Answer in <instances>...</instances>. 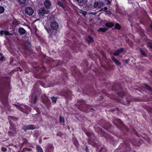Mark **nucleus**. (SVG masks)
<instances>
[{
	"label": "nucleus",
	"mask_w": 152,
	"mask_h": 152,
	"mask_svg": "<svg viewBox=\"0 0 152 152\" xmlns=\"http://www.w3.org/2000/svg\"><path fill=\"white\" fill-rule=\"evenodd\" d=\"M48 12L49 10L48 9L43 7L39 10L38 13L39 17H42L44 16L45 15L48 14Z\"/></svg>",
	"instance_id": "nucleus-1"
},
{
	"label": "nucleus",
	"mask_w": 152,
	"mask_h": 152,
	"mask_svg": "<svg viewBox=\"0 0 152 152\" xmlns=\"http://www.w3.org/2000/svg\"><path fill=\"white\" fill-rule=\"evenodd\" d=\"M26 13L29 15H31L34 13V10L31 7H27L25 10Z\"/></svg>",
	"instance_id": "nucleus-2"
},
{
	"label": "nucleus",
	"mask_w": 152,
	"mask_h": 152,
	"mask_svg": "<svg viewBox=\"0 0 152 152\" xmlns=\"http://www.w3.org/2000/svg\"><path fill=\"white\" fill-rule=\"evenodd\" d=\"M103 2L100 1L95 2L94 4V7L95 8H100L103 5Z\"/></svg>",
	"instance_id": "nucleus-3"
},
{
	"label": "nucleus",
	"mask_w": 152,
	"mask_h": 152,
	"mask_svg": "<svg viewBox=\"0 0 152 152\" xmlns=\"http://www.w3.org/2000/svg\"><path fill=\"white\" fill-rule=\"evenodd\" d=\"M50 26L52 29L56 30L58 29V23L55 21L51 23Z\"/></svg>",
	"instance_id": "nucleus-4"
},
{
	"label": "nucleus",
	"mask_w": 152,
	"mask_h": 152,
	"mask_svg": "<svg viewBox=\"0 0 152 152\" xmlns=\"http://www.w3.org/2000/svg\"><path fill=\"white\" fill-rule=\"evenodd\" d=\"M44 4L45 7V8L48 9L51 5V4L50 1L45 0L44 2Z\"/></svg>",
	"instance_id": "nucleus-5"
},
{
	"label": "nucleus",
	"mask_w": 152,
	"mask_h": 152,
	"mask_svg": "<svg viewBox=\"0 0 152 152\" xmlns=\"http://www.w3.org/2000/svg\"><path fill=\"white\" fill-rule=\"evenodd\" d=\"M35 128L33 125H30L24 126L23 127V129L24 130H26L27 129L31 130Z\"/></svg>",
	"instance_id": "nucleus-6"
},
{
	"label": "nucleus",
	"mask_w": 152,
	"mask_h": 152,
	"mask_svg": "<svg viewBox=\"0 0 152 152\" xmlns=\"http://www.w3.org/2000/svg\"><path fill=\"white\" fill-rule=\"evenodd\" d=\"M124 51L123 48H121L116 51L114 53V55L115 56H118L123 52Z\"/></svg>",
	"instance_id": "nucleus-7"
},
{
	"label": "nucleus",
	"mask_w": 152,
	"mask_h": 152,
	"mask_svg": "<svg viewBox=\"0 0 152 152\" xmlns=\"http://www.w3.org/2000/svg\"><path fill=\"white\" fill-rule=\"evenodd\" d=\"M0 34L1 35H3V34H5L6 35H11L9 32L6 30H1L0 32Z\"/></svg>",
	"instance_id": "nucleus-8"
},
{
	"label": "nucleus",
	"mask_w": 152,
	"mask_h": 152,
	"mask_svg": "<svg viewBox=\"0 0 152 152\" xmlns=\"http://www.w3.org/2000/svg\"><path fill=\"white\" fill-rule=\"evenodd\" d=\"M112 59L117 65L119 66L121 65L120 62L117 60L115 57H112Z\"/></svg>",
	"instance_id": "nucleus-9"
},
{
	"label": "nucleus",
	"mask_w": 152,
	"mask_h": 152,
	"mask_svg": "<svg viewBox=\"0 0 152 152\" xmlns=\"http://www.w3.org/2000/svg\"><path fill=\"white\" fill-rule=\"evenodd\" d=\"M36 150L37 151V152H43V150L40 146V145H37L36 146Z\"/></svg>",
	"instance_id": "nucleus-10"
},
{
	"label": "nucleus",
	"mask_w": 152,
	"mask_h": 152,
	"mask_svg": "<svg viewBox=\"0 0 152 152\" xmlns=\"http://www.w3.org/2000/svg\"><path fill=\"white\" fill-rule=\"evenodd\" d=\"M19 32L21 34H24L26 33L25 29L23 28H20L19 29Z\"/></svg>",
	"instance_id": "nucleus-11"
},
{
	"label": "nucleus",
	"mask_w": 152,
	"mask_h": 152,
	"mask_svg": "<svg viewBox=\"0 0 152 152\" xmlns=\"http://www.w3.org/2000/svg\"><path fill=\"white\" fill-rule=\"evenodd\" d=\"M107 28H100L98 30V31H101L104 32L105 31H107Z\"/></svg>",
	"instance_id": "nucleus-12"
},
{
	"label": "nucleus",
	"mask_w": 152,
	"mask_h": 152,
	"mask_svg": "<svg viewBox=\"0 0 152 152\" xmlns=\"http://www.w3.org/2000/svg\"><path fill=\"white\" fill-rule=\"evenodd\" d=\"M107 7H104L103 8H102L101 9V10H103L105 12L107 13L108 14H110L111 12L109 10H107Z\"/></svg>",
	"instance_id": "nucleus-13"
},
{
	"label": "nucleus",
	"mask_w": 152,
	"mask_h": 152,
	"mask_svg": "<svg viewBox=\"0 0 152 152\" xmlns=\"http://www.w3.org/2000/svg\"><path fill=\"white\" fill-rule=\"evenodd\" d=\"M114 24L113 23H106L105 24L106 26L108 27H111L113 26Z\"/></svg>",
	"instance_id": "nucleus-14"
},
{
	"label": "nucleus",
	"mask_w": 152,
	"mask_h": 152,
	"mask_svg": "<svg viewBox=\"0 0 152 152\" xmlns=\"http://www.w3.org/2000/svg\"><path fill=\"white\" fill-rule=\"evenodd\" d=\"M60 122L61 123H62L63 124H64V119L63 117L61 116H60L59 117Z\"/></svg>",
	"instance_id": "nucleus-15"
},
{
	"label": "nucleus",
	"mask_w": 152,
	"mask_h": 152,
	"mask_svg": "<svg viewBox=\"0 0 152 152\" xmlns=\"http://www.w3.org/2000/svg\"><path fill=\"white\" fill-rule=\"evenodd\" d=\"M4 11V7L2 6H0V13H2Z\"/></svg>",
	"instance_id": "nucleus-16"
},
{
	"label": "nucleus",
	"mask_w": 152,
	"mask_h": 152,
	"mask_svg": "<svg viewBox=\"0 0 152 152\" xmlns=\"http://www.w3.org/2000/svg\"><path fill=\"white\" fill-rule=\"evenodd\" d=\"M115 27L116 29H120L121 28V26L118 24L116 23V24H115Z\"/></svg>",
	"instance_id": "nucleus-17"
},
{
	"label": "nucleus",
	"mask_w": 152,
	"mask_h": 152,
	"mask_svg": "<svg viewBox=\"0 0 152 152\" xmlns=\"http://www.w3.org/2000/svg\"><path fill=\"white\" fill-rule=\"evenodd\" d=\"M79 12L82 14L84 16L86 15V12L82 10H80L79 11Z\"/></svg>",
	"instance_id": "nucleus-18"
},
{
	"label": "nucleus",
	"mask_w": 152,
	"mask_h": 152,
	"mask_svg": "<svg viewBox=\"0 0 152 152\" xmlns=\"http://www.w3.org/2000/svg\"><path fill=\"white\" fill-rule=\"evenodd\" d=\"M51 100L52 102L55 103L56 100V98L54 97H52Z\"/></svg>",
	"instance_id": "nucleus-19"
},
{
	"label": "nucleus",
	"mask_w": 152,
	"mask_h": 152,
	"mask_svg": "<svg viewBox=\"0 0 152 152\" xmlns=\"http://www.w3.org/2000/svg\"><path fill=\"white\" fill-rule=\"evenodd\" d=\"M140 51L142 55L143 56L145 55V53L144 51L141 48L140 49Z\"/></svg>",
	"instance_id": "nucleus-20"
},
{
	"label": "nucleus",
	"mask_w": 152,
	"mask_h": 152,
	"mask_svg": "<svg viewBox=\"0 0 152 152\" xmlns=\"http://www.w3.org/2000/svg\"><path fill=\"white\" fill-rule=\"evenodd\" d=\"M88 38L89 40H88V42L89 43L91 42H93V39L90 36H88Z\"/></svg>",
	"instance_id": "nucleus-21"
},
{
	"label": "nucleus",
	"mask_w": 152,
	"mask_h": 152,
	"mask_svg": "<svg viewBox=\"0 0 152 152\" xmlns=\"http://www.w3.org/2000/svg\"><path fill=\"white\" fill-rule=\"evenodd\" d=\"M19 2L21 4H24L26 2V0H18Z\"/></svg>",
	"instance_id": "nucleus-22"
},
{
	"label": "nucleus",
	"mask_w": 152,
	"mask_h": 152,
	"mask_svg": "<svg viewBox=\"0 0 152 152\" xmlns=\"http://www.w3.org/2000/svg\"><path fill=\"white\" fill-rule=\"evenodd\" d=\"M4 58V56H3L2 54L0 53V60L2 61Z\"/></svg>",
	"instance_id": "nucleus-23"
},
{
	"label": "nucleus",
	"mask_w": 152,
	"mask_h": 152,
	"mask_svg": "<svg viewBox=\"0 0 152 152\" xmlns=\"http://www.w3.org/2000/svg\"><path fill=\"white\" fill-rule=\"evenodd\" d=\"M148 46H149L152 49V43L151 42H148Z\"/></svg>",
	"instance_id": "nucleus-24"
},
{
	"label": "nucleus",
	"mask_w": 152,
	"mask_h": 152,
	"mask_svg": "<svg viewBox=\"0 0 152 152\" xmlns=\"http://www.w3.org/2000/svg\"><path fill=\"white\" fill-rule=\"evenodd\" d=\"M1 150L3 152H5L7 151V149L4 147H2L1 148Z\"/></svg>",
	"instance_id": "nucleus-25"
},
{
	"label": "nucleus",
	"mask_w": 152,
	"mask_h": 152,
	"mask_svg": "<svg viewBox=\"0 0 152 152\" xmlns=\"http://www.w3.org/2000/svg\"><path fill=\"white\" fill-rule=\"evenodd\" d=\"M58 4L59 6H60L62 7L63 6V4L62 3L59 1H58Z\"/></svg>",
	"instance_id": "nucleus-26"
},
{
	"label": "nucleus",
	"mask_w": 152,
	"mask_h": 152,
	"mask_svg": "<svg viewBox=\"0 0 152 152\" xmlns=\"http://www.w3.org/2000/svg\"><path fill=\"white\" fill-rule=\"evenodd\" d=\"M145 87L146 88V89H148L149 90H150V91L151 90V88H150V87L149 86L147 85H145Z\"/></svg>",
	"instance_id": "nucleus-27"
},
{
	"label": "nucleus",
	"mask_w": 152,
	"mask_h": 152,
	"mask_svg": "<svg viewBox=\"0 0 152 152\" xmlns=\"http://www.w3.org/2000/svg\"><path fill=\"white\" fill-rule=\"evenodd\" d=\"M105 150H106L104 148H102L100 151V152H102L103 151L105 152Z\"/></svg>",
	"instance_id": "nucleus-28"
},
{
	"label": "nucleus",
	"mask_w": 152,
	"mask_h": 152,
	"mask_svg": "<svg viewBox=\"0 0 152 152\" xmlns=\"http://www.w3.org/2000/svg\"><path fill=\"white\" fill-rule=\"evenodd\" d=\"M118 94L121 97H123L124 95V94L121 93H118Z\"/></svg>",
	"instance_id": "nucleus-29"
},
{
	"label": "nucleus",
	"mask_w": 152,
	"mask_h": 152,
	"mask_svg": "<svg viewBox=\"0 0 152 152\" xmlns=\"http://www.w3.org/2000/svg\"><path fill=\"white\" fill-rule=\"evenodd\" d=\"M37 97L36 96H35L34 98V104L35 103L36 101L37 100Z\"/></svg>",
	"instance_id": "nucleus-30"
},
{
	"label": "nucleus",
	"mask_w": 152,
	"mask_h": 152,
	"mask_svg": "<svg viewBox=\"0 0 152 152\" xmlns=\"http://www.w3.org/2000/svg\"><path fill=\"white\" fill-rule=\"evenodd\" d=\"M77 1L79 3L83 1V0H77Z\"/></svg>",
	"instance_id": "nucleus-31"
},
{
	"label": "nucleus",
	"mask_w": 152,
	"mask_h": 152,
	"mask_svg": "<svg viewBox=\"0 0 152 152\" xmlns=\"http://www.w3.org/2000/svg\"><path fill=\"white\" fill-rule=\"evenodd\" d=\"M18 70H19L20 72L22 71V69H20V68H19L18 69Z\"/></svg>",
	"instance_id": "nucleus-32"
},
{
	"label": "nucleus",
	"mask_w": 152,
	"mask_h": 152,
	"mask_svg": "<svg viewBox=\"0 0 152 152\" xmlns=\"http://www.w3.org/2000/svg\"><path fill=\"white\" fill-rule=\"evenodd\" d=\"M68 93L69 94H68V95L71 94V92L70 91H69L68 92Z\"/></svg>",
	"instance_id": "nucleus-33"
},
{
	"label": "nucleus",
	"mask_w": 152,
	"mask_h": 152,
	"mask_svg": "<svg viewBox=\"0 0 152 152\" xmlns=\"http://www.w3.org/2000/svg\"><path fill=\"white\" fill-rule=\"evenodd\" d=\"M129 2H131V1H132V0H128Z\"/></svg>",
	"instance_id": "nucleus-34"
},
{
	"label": "nucleus",
	"mask_w": 152,
	"mask_h": 152,
	"mask_svg": "<svg viewBox=\"0 0 152 152\" xmlns=\"http://www.w3.org/2000/svg\"><path fill=\"white\" fill-rule=\"evenodd\" d=\"M90 140H91V136H90Z\"/></svg>",
	"instance_id": "nucleus-35"
},
{
	"label": "nucleus",
	"mask_w": 152,
	"mask_h": 152,
	"mask_svg": "<svg viewBox=\"0 0 152 152\" xmlns=\"http://www.w3.org/2000/svg\"><path fill=\"white\" fill-rule=\"evenodd\" d=\"M151 29H152V25H151Z\"/></svg>",
	"instance_id": "nucleus-36"
},
{
	"label": "nucleus",
	"mask_w": 152,
	"mask_h": 152,
	"mask_svg": "<svg viewBox=\"0 0 152 152\" xmlns=\"http://www.w3.org/2000/svg\"><path fill=\"white\" fill-rule=\"evenodd\" d=\"M47 31L49 33V31H48V30H47Z\"/></svg>",
	"instance_id": "nucleus-37"
},
{
	"label": "nucleus",
	"mask_w": 152,
	"mask_h": 152,
	"mask_svg": "<svg viewBox=\"0 0 152 152\" xmlns=\"http://www.w3.org/2000/svg\"><path fill=\"white\" fill-rule=\"evenodd\" d=\"M109 3H110V2H109L108 1V3L107 4H109Z\"/></svg>",
	"instance_id": "nucleus-38"
},
{
	"label": "nucleus",
	"mask_w": 152,
	"mask_h": 152,
	"mask_svg": "<svg viewBox=\"0 0 152 152\" xmlns=\"http://www.w3.org/2000/svg\"><path fill=\"white\" fill-rule=\"evenodd\" d=\"M10 117L11 118H12V117L11 116V117Z\"/></svg>",
	"instance_id": "nucleus-39"
},
{
	"label": "nucleus",
	"mask_w": 152,
	"mask_h": 152,
	"mask_svg": "<svg viewBox=\"0 0 152 152\" xmlns=\"http://www.w3.org/2000/svg\"><path fill=\"white\" fill-rule=\"evenodd\" d=\"M57 135H58V133H57Z\"/></svg>",
	"instance_id": "nucleus-40"
}]
</instances>
